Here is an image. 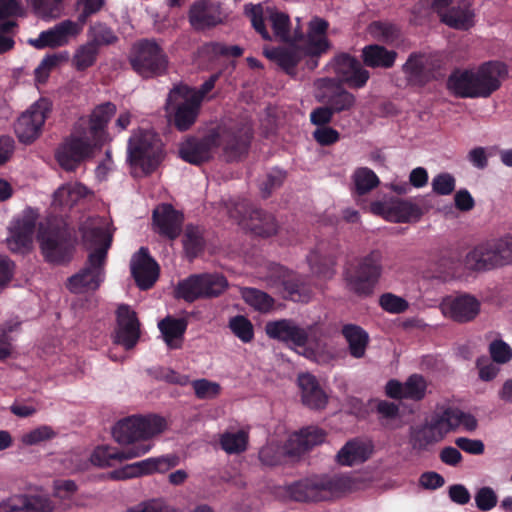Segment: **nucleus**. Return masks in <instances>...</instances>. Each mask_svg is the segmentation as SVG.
Instances as JSON below:
<instances>
[{"mask_svg": "<svg viewBox=\"0 0 512 512\" xmlns=\"http://www.w3.org/2000/svg\"><path fill=\"white\" fill-rule=\"evenodd\" d=\"M82 239L88 249H93L85 266L68 279L67 287L73 293L97 290L104 280L107 251L111 246V223L102 217H89L80 226Z\"/></svg>", "mask_w": 512, "mask_h": 512, "instance_id": "1", "label": "nucleus"}, {"mask_svg": "<svg viewBox=\"0 0 512 512\" xmlns=\"http://www.w3.org/2000/svg\"><path fill=\"white\" fill-rule=\"evenodd\" d=\"M507 74L504 63L489 61L476 69L453 72L447 80V88L460 98H487L500 88Z\"/></svg>", "mask_w": 512, "mask_h": 512, "instance_id": "2", "label": "nucleus"}, {"mask_svg": "<svg viewBox=\"0 0 512 512\" xmlns=\"http://www.w3.org/2000/svg\"><path fill=\"white\" fill-rule=\"evenodd\" d=\"M265 332L272 339L292 343L297 347L314 344L316 350H307L305 355L319 364L330 363L335 358L333 352L326 349L325 345H321L324 331L318 323L303 328L291 319H280L266 323Z\"/></svg>", "mask_w": 512, "mask_h": 512, "instance_id": "3", "label": "nucleus"}, {"mask_svg": "<svg viewBox=\"0 0 512 512\" xmlns=\"http://www.w3.org/2000/svg\"><path fill=\"white\" fill-rule=\"evenodd\" d=\"M284 489L297 502L328 501L352 491L353 481L346 475H313L295 481Z\"/></svg>", "mask_w": 512, "mask_h": 512, "instance_id": "4", "label": "nucleus"}, {"mask_svg": "<svg viewBox=\"0 0 512 512\" xmlns=\"http://www.w3.org/2000/svg\"><path fill=\"white\" fill-rule=\"evenodd\" d=\"M212 132L216 146H222L228 161H236L248 154L253 139L252 123L248 119L227 120Z\"/></svg>", "mask_w": 512, "mask_h": 512, "instance_id": "5", "label": "nucleus"}, {"mask_svg": "<svg viewBox=\"0 0 512 512\" xmlns=\"http://www.w3.org/2000/svg\"><path fill=\"white\" fill-rule=\"evenodd\" d=\"M245 12L249 16L252 26L261 34L263 39L270 40L271 36L267 31L264 20L268 19L271 23L275 37L287 43H296L303 38V32L298 24L294 31L290 30L289 16L280 12L275 7L267 6L264 8L262 5L246 6ZM298 23L300 22L297 19Z\"/></svg>", "mask_w": 512, "mask_h": 512, "instance_id": "6", "label": "nucleus"}, {"mask_svg": "<svg viewBox=\"0 0 512 512\" xmlns=\"http://www.w3.org/2000/svg\"><path fill=\"white\" fill-rule=\"evenodd\" d=\"M200 107L198 96L189 92L187 85L180 84L170 90L165 110L173 125L179 131H186L195 123Z\"/></svg>", "mask_w": 512, "mask_h": 512, "instance_id": "7", "label": "nucleus"}, {"mask_svg": "<svg viewBox=\"0 0 512 512\" xmlns=\"http://www.w3.org/2000/svg\"><path fill=\"white\" fill-rule=\"evenodd\" d=\"M161 155L162 143L154 132L138 129L132 133L128 142V158L132 166L148 174L159 164Z\"/></svg>", "mask_w": 512, "mask_h": 512, "instance_id": "8", "label": "nucleus"}, {"mask_svg": "<svg viewBox=\"0 0 512 512\" xmlns=\"http://www.w3.org/2000/svg\"><path fill=\"white\" fill-rule=\"evenodd\" d=\"M166 428L165 419L156 415L131 416L120 420L113 428L112 434L120 444H133L147 440L162 433Z\"/></svg>", "mask_w": 512, "mask_h": 512, "instance_id": "9", "label": "nucleus"}, {"mask_svg": "<svg viewBox=\"0 0 512 512\" xmlns=\"http://www.w3.org/2000/svg\"><path fill=\"white\" fill-rule=\"evenodd\" d=\"M382 259V253L377 250L359 259L357 266L345 274L347 288L359 296L370 295L381 277Z\"/></svg>", "mask_w": 512, "mask_h": 512, "instance_id": "10", "label": "nucleus"}, {"mask_svg": "<svg viewBox=\"0 0 512 512\" xmlns=\"http://www.w3.org/2000/svg\"><path fill=\"white\" fill-rule=\"evenodd\" d=\"M102 146L84 129L76 128L56 151L59 165L66 171H73L85 158L92 155L95 148Z\"/></svg>", "mask_w": 512, "mask_h": 512, "instance_id": "11", "label": "nucleus"}, {"mask_svg": "<svg viewBox=\"0 0 512 512\" xmlns=\"http://www.w3.org/2000/svg\"><path fill=\"white\" fill-rule=\"evenodd\" d=\"M129 61L133 70L143 78L163 74L168 63L163 50L153 40H142L134 44Z\"/></svg>", "mask_w": 512, "mask_h": 512, "instance_id": "12", "label": "nucleus"}, {"mask_svg": "<svg viewBox=\"0 0 512 512\" xmlns=\"http://www.w3.org/2000/svg\"><path fill=\"white\" fill-rule=\"evenodd\" d=\"M227 286L226 278L220 274H199L180 281L175 293L178 298L193 302L199 298L216 297L224 292Z\"/></svg>", "mask_w": 512, "mask_h": 512, "instance_id": "13", "label": "nucleus"}, {"mask_svg": "<svg viewBox=\"0 0 512 512\" xmlns=\"http://www.w3.org/2000/svg\"><path fill=\"white\" fill-rule=\"evenodd\" d=\"M51 109V102L41 98L21 114L14 126L15 134L21 143L31 144L39 138Z\"/></svg>", "mask_w": 512, "mask_h": 512, "instance_id": "14", "label": "nucleus"}, {"mask_svg": "<svg viewBox=\"0 0 512 512\" xmlns=\"http://www.w3.org/2000/svg\"><path fill=\"white\" fill-rule=\"evenodd\" d=\"M441 59L431 53H411L402 65L406 80L417 86H423L441 76Z\"/></svg>", "mask_w": 512, "mask_h": 512, "instance_id": "15", "label": "nucleus"}, {"mask_svg": "<svg viewBox=\"0 0 512 512\" xmlns=\"http://www.w3.org/2000/svg\"><path fill=\"white\" fill-rule=\"evenodd\" d=\"M37 239L46 261L61 264L72 258L74 247L63 231L41 228Z\"/></svg>", "mask_w": 512, "mask_h": 512, "instance_id": "16", "label": "nucleus"}, {"mask_svg": "<svg viewBox=\"0 0 512 512\" xmlns=\"http://www.w3.org/2000/svg\"><path fill=\"white\" fill-rule=\"evenodd\" d=\"M230 216L236 219L244 228L261 237L273 236L279 228L272 214L259 209H248L244 204L230 211Z\"/></svg>", "mask_w": 512, "mask_h": 512, "instance_id": "17", "label": "nucleus"}, {"mask_svg": "<svg viewBox=\"0 0 512 512\" xmlns=\"http://www.w3.org/2000/svg\"><path fill=\"white\" fill-rule=\"evenodd\" d=\"M441 313L457 323H468L476 319L481 311V302L473 295H449L439 304Z\"/></svg>", "mask_w": 512, "mask_h": 512, "instance_id": "18", "label": "nucleus"}, {"mask_svg": "<svg viewBox=\"0 0 512 512\" xmlns=\"http://www.w3.org/2000/svg\"><path fill=\"white\" fill-rule=\"evenodd\" d=\"M82 32V24L64 20L52 28L42 31L37 38L29 39L28 43L36 49L58 48L68 45Z\"/></svg>", "mask_w": 512, "mask_h": 512, "instance_id": "19", "label": "nucleus"}, {"mask_svg": "<svg viewBox=\"0 0 512 512\" xmlns=\"http://www.w3.org/2000/svg\"><path fill=\"white\" fill-rule=\"evenodd\" d=\"M314 85L318 101L328 104L334 113L349 111L356 104L355 95L338 85L334 79H317Z\"/></svg>", "mask_w": 512, "mask_h": 512, "instance_id": "20", "label": "nucleus"}, {"mask_svg": "<svg viewBox=\"0 0 512 512\" xmlns=\"http://www.w3.org/2000/svg\"><path fill=\"white\" fill-rule=\"evenodd\" d=\"M328 28L329 23L323 18L316 16L310 20L307 34H303V38L296 42L299 43L305 55L319 57L332 48V44L327 37Z\"/></svg>", "mask_w": 512, "mask_h": 512, "instance_id": "21", "label": "nucleus"}, {"mask_svg": "<svg viewBox=\"0 0 512 512\" xmlns=\"http://www.w3.org/2000/svg\"><path fill=\"white\" fill-rule=\"evenodd\" d=\"M178 462V457L174 455L148 458L126 465L122 469L113 471L111 476L114 479L124 480L154 472L164 473L175 467Z\"/></svg>", "mask_w": 512, "mask_h": 512, "instance_id": "22", "label": "nucleus"}, {"mask_svg": "<svg viewBox=\"0 0 512 512\" xmlns=\"http://www.w3.org/2000/svg\"><path fill=\"white\" fill-rule=\"evenodd\" d=\"M151 449V444L140 443L121 450L109 446L97 447L91 454V462L99 467H111L117 463L143 456Z\"/></svg>", "mask_w": 512, "mask_h": 512, "instance_id": "23", "label": "nucleus"}, {"mask_svg": "<svg viewBox=\"0 0 512 512\" xmlns=\"http://www.w3.org/2000/svg\"><path fill=\"white\" fill-rule=\"evenodd\" d=\"M35 223L36 218L32 213H24L11 222L9 237L6 239L10 251L25 253L31 249Z\"/></svg>", "mask_w": 512, "mask_h": 512, "instance_id": "24", "label": "nucleus"}, {"mask_svg": "<svg viewBox=\"0 0 512 512\" xmlns=\"http://www.w3.org/2000/svg\"><path fill=\"white\" fill-rule=\"evenodd\" d=\"M50 498L42 495L15 493L0 501V512H53Z\"/></svg>", "mask_w": 512, "mask_h": 512, "instance_id": "25", "label": "nucleus"}, {"mask_svg": "<svg viewBox=\"0 0 512 512\" xmlns=\"http://www.w3.org/2000/svg\"><path fill=\"white\" fill-rule=\"evenodd\" d=\"M116 316L115 343L131 349L140 338V322L137 314L128 305L122 304L118 307Z\"/></svg>", "mask_w": 512, "mask_h": 512, "instance_id": "26", "label": "nucleus"}, {"mask_svg": "<svg viewBox=\"0 0 512 512\" xmlns=\"http://www.w3.org/2000/svg\"><path fill=\"white\" fill-rule=\"evenodd\" d=\"M222 21L219 3L210 0H198L189 10V22L196 30L213 27Z\"/></svg>", "mask_w": 512, "mask_h": 512, "instance_id": "27", "label": "nucleus"}, {"mask_svg": "<svg viewBox=\"0 0 512 512\" xmlns=\"http://www.w3.org/2000/svg\"><path fill=\"white\" fill-rule=\"evenodd\" d=\"M183 215L170 204L157 206L153 211V222L159 234L173 240L180 235Z\"/></svg>", "mask_w": 512, "mask_h": 512, "instance_id": "28", "label": "nucleus"}, {"mask_svg": "<svg viewBox=\"0 0 512 512\" xmlns=\"http://www.w3.org/2000/svg\"><path fill=\"white\" fill-rule=\"evenodd\" d=\"M131 272L141 289H149L158 278V265L149 256L148 250L141 247L131 260Z\"/></svg>", "mask_w": 512, "mask_h": 512, "instance_id": "29", "label": "nucleus"}, {"mask_svg": "<svg viewBox=\"0 0 512 512\" xmlns=\"http://www.w3.org/2000/svg\"><path fill=\"white\" fill-rule=\"evenodd\" d=\"M215 137L212 132L201 140L188 139L180 145V157L191 164H200L209 160L212 151L216 148Z\"/></svg>", "mask_w": 512, "mask_h": 512, "instance_id": "30", "label": "nucleus"}, {"mask_svg": "<svg viewBox=\"0 0 512 512\" xmlns=\"http://www.w3.org/2000/svg\"><path fill=\"white\" fill-rule=\"evenodd\" d=\"M426 381L420 375H411L405 383L390 380L386 384V394L396 399L420 400L425 396Z\"/></svg>", "mask_w": 512, "mask_h": 512, "instance_id": "31", "label": "nucleus"}, {"mask_svg": "<svg viewBox=\"0 0 512 512\" xmlns=\"http://www.w3.org/2000/svg\"><path fill=\"white\" fill-rule=\"evenodd\" d=\"M297 381L304 405L316 410L323 409L326 406L328 396L319 385L315 376L310 373H302L298 376Z\"/></svg>", "mask_w": 512, "mask_h": 512, "instance_id": "32", "label": "nucleus"}, {"mask_svg": "<svg viewBox=\"0 0 512 512\" xmlns=\"http://www.w3.org/2000/svg\"><path fill=\"white\" fill-rule=\"evenodd\" d=\"M116 113V106L111 102H105L96 106L90 114L89 127L84 129L99 141L102 145L109 140L106 127L110 119Z\"/></svg>", "mask_w": 512, "mask_h": 512, "instance_id": "33", "label": "nucleus"}, {"mask_svg": "<svg viewBox=\"0 0 512 512\" xmlns=\"http://www.w3.org/2000/svg\"><path fill=\"white\" fill-rule=\"evenodd\" d=\"M477 425V420L472 414L456 407L445 409L436 419V426L439 427V431L443 433L456 430L460 427L467 431H474Z\"/></svg>", "mask_w": 512, "mask_h": 512, "instance_id": "34", "label": "nucleus"}, {"mask_svg": "<svg viewBox=\"0 0 512 512\" xmlns=\"http://www.w3.org/2000/svg\"><path fill=\"white\" fill-rule=\"evenodd\" d=\"M325 432L317 427H307L293 434L286 445L287 455L302 454L316 445L324 442Z\"/></svg>", "mask_w": 512, "mask_h": 512, "instance_id": "35", "label": "nucleus"}, {"mask_svg": "<svg viewBox=\"0 0 512 512\" xmlns=\"http://www.w3.org/2000/svg\"><path fill=\"white\" fill-rule=\"evenodd\" d=\"M289 47L273 48L264 51V54L270 60L276 62L283 70L290 75H295V67L305 56V52L299 43H291Z\"/></svg>", "mask_w": 512, "mask_h": 512, "instance_id": "36", "label": "nucleus"}, {"mask_svg": "<svg viewBox=\"0 0 512 512\" xmlns=\"http://www.w3.org/2000/svg\"><path fill=\"white\" fill-rule=\"evenodd\" d=\"M370 443L354 439L348 441L337 453L336 460L344 466H353L366 461L372 454Z\"/></svg>", "mask_w": 512, "mask_h": 512, "instance_id": "37", "label": "nucleus"}, {"mask_svg": "<svg viewBox=\"0 0 512 512\" xmlns=\"http://www.w3.org/2000/svg\"><path fill=\"white\" fill-rule=\"evenodd\" d=\"M397 52L388 50L384 46L371 44L362 49L363 64L370 68L389 69L394 66L397 59Z\"/></svg>", "mask_w": 512, "mask_h": 512, "instance_id": "38", "label": "nucleus"}, {"mask_svg": "<svg viewBox=\"0 0 512 512\" xmlns=\"http://www.w3.org/2000/svg\"><path fill=\"white\" fill-rule=\"evenodd\" d=\"M341 333L347 342L349 354L356 359L363 358L369 344L368 333L355 324L343 325Z\"/></svg>", "mask_w": 512, "mask_h": 512, "instance_id": "39", "label": "nucleus"}, {"mask_svg": "<svg viewBox=\"0 0 512 512\" xmlns=\"http://www.w3.org/2000/svg\"><path fill=\"white\" fill-rule=\"evenodd\" d=\"M465 266L467 269L474 271L497 267L498 264L491 243L479 245L468 252L465 257Z\"/></svg>", "mask_w": 512, "mask_h": 512, "instance_id": "40", "label": "nucleus"}, {"mask_svg": "<svg viewBox=\"0 0 512 512\" xmlns=\"http://www.w3.org/2000/svg\"><path fill=\"white\" fill-rule=\"evenodd\" d=\"M186 327L187 322L184 319H176L170 316L165 317L158 323L163 339L171 349L181 347Z\"/></svg>", "mask_w": 512, "mask_h": 512, "instance_id": "41", "label": "nucleus"}, {"mask_svg": "<svg viewBox=\"0 0 512 512\" xmlns=\"http://www.w3.org/2000/svg\"><path fill=\"white\" fill-rule=\"evenodd\" d=\"M443 23L451 28L467 30L474 25V13L467 1H462L457 7H452L442 14Z\"/></svg>", "mask_w": 512, "mask_h": 512, "instance_id": "42", "label": "nucleus"}, {"mask_svg": "<svg viewBox=\"0 0 512 512\" xmlns=\"http://www.w3.org/2000/svg\"><path fill=\"white\" fill-rule=\"evenodd\" d=\"M88 189L80 183H67L60 186L53 194V205L57 207H72L85 198Z\"/></svg>", "mask_w": 512, "mask_h": 512, "instance_id": "43", "label": "nucleus"}, {"mask_svg": "<svg viewBox=\"0 0 512 512\" xmlns=\"http://www.w3.org/2000/svg\"><path fill=\"white\" fill-rule=\"evenodd\" d=\"M265 280L271 286L283 285L291 296L300 293L304 286L303 280L292 279L289 272L278 264L269 267Z\"/></svg>", "mask_w": 512, "mask_h": 512, "instance_id": "44", "label": "nucleus"}, {"mask_svg": "<svg viewBox=\"0 0 512 512\" xmlns=\"http://www.w3.org/2000/svg\"><path fill=\"white\" fill-rule=\"evenodd\" d=\"M219 443L227 454H240L247 450L249 431L246 429L229 430L220 435Z\"/></svg>", "mask_w": 512, "mask_h": 512, "instance_id": "45", "label": "nucleus"}, {"mask_svg": "<svg viewBox=\"0 0 512 512\" xmlns=\"http://www.w3.org/2000/svg\"><path fill=\"white\" fill-rule=\"evenodd\" d=\"M442 437L443 432L439 431V427L436 426L435 421L433 424L412 429L410 435V444L413 449L422 450L429 444L441 440Z\"/></svg>", "mask_w": 512, "mask_h": 512, "instance_id": "46", "label": "nucleus"}, {"mask_svg": "<svg viewBox=\"0 0 512 512\" xmlns=\"http://www.w3.org/2000/svg\"><path fill=\"white\" fill-rule=\"evenodd\" d=\"M421 214V210L418 206L407 201L395 200L391 201L388 221L396 223L417 221L421 217Z\"/></svg>", "mask_w": 512, "mask_h": 512, "instance_id": "47", "label": "nucleus"}, {"mask_svg": "<svg viewBox=\"0 0 512 512\" xmlns=\"http://www.w3.org/2000/svg\"><path fill=\"white\" fill-rule=\"evenodd\" d=\"M98 54L99 49L94 46V43L86 42L78 46L71 59L73 68L77 71H85L96 63Z\"/></svg>", "mask_w": 512, "mask_h": 512, "instance_id": "48", "label": "nucleus"}, {"mask_svg": "<svg viewBox=\"0 0 512 512\" xmlns=\"http://www.w3.org/2000/svg\"><path fill=\"white\" fill-rule=\"evenodd\" d=\"M354 191L357 195H365L375 189L380 180L378 176L367 167L357 168L352 175Z\"/></svg>", "mask_w": 512, "mask_h": 512, "instance_id": "49", "label": "nucleus"}, {"mask_svg": "<svg viewBox=\"0 0 512 512\" xmlns=\"http://www.w3.org/2000/svg\"><path fill=\"white\" fill-rule=\"evenodd\" d=\"M241 295L247 304L261 312H268L274 304L272 297L255 288H243Z\"/></svg>", "mask_w": 512, "mask_h": 512, "instance_id": "50", "label": "nucleus"}, {"mask_svg": "<svg viewBox=\"0 0 512 512\" xmlns=\"http://www.w3.org/2000/svg\"><path fill=\"white\" fill-rule=\"evenodd\" d=\"M183 246L187 256L195 258L204 247L202 231L196 226L187 225L184 232Z\"/></svg>", "mask_w": 512, "mask_h": 512, "instance_id": "51", "label": "nucleus"}, {"mask_svg": "<svg viewBox=\"0 0 512 512\" xmlns=\"http://www.w3.org/2000/svg\"><path fill=\"white\" fill-rule=\"evenodd\" d=\"M34 12L41 18L56 19L63 11L64 0H28Z\"/></svg>", "mask_w": 512, "mask_h": 512, "instance_id": "52", "label": "nucleus"}, {"mask_svg": "<svg viewBox=\"0 0 512 512\" xmlns=\"http://www.w3.org/2000/svg\"><path fill=\"white\" fill-rule=\"evenodd\" d=\"M67 60V52L48 55L44 57L34 71L36 82L45 83L50 75L51 70L55 68L59 63Z\"/></svg>", "mask_w": 512, "mask_h": 512, "instance_id": "53", "label": "nucleus"}, {"mask_svg": "<svg viewBox=\"0 0 512 512\" xmlns=\"http://www.w3.org/2000/svg\"><path fill=\"white\" fill-rule=\"evenodd\" d=\"M90 40L99 49L101 45H110L117 41V36L112 29L103 23H95L89 29Z\"/></svg>", "mask_w": 512, "mask_h": 512, "instance_id": "54", "label": "nucleus"}, {"mask_svg": "<svg viewBox=\"0 0 512 512\" xmlns=\"http://www.w3.org/2000/svg\"><path fill=\"white\" fill-rule=\"evenodd\" d=\"M498 266L512 263V236L490 242Z\"/></svg>", "mask_w": 512, "mask_h": 512, "instance_id": "55", "label": "nucleus"}, {"mask_svg": "<svg viewBox=\"0 0 512 512\" xmlns=\"http://www.w3.org/2000/svg\"><path fill=\"white\" fill-rule=\"evenodd\" d=\"M381 308L392 314H400L409 308V303L404 298L392 293H384L379 298Z\"/></svg>", "mask_w": 512, "mask_h": 512, "instance_id": "56", "label": "nucleus"}, {"mask_svg": "<svg viewBox=\"0 0 512 512\" xmlns=\"http://www.w3.org/2000/svg\"><path fill=\"white\" fill-rule=\"evenodd\" d=\"M286 449L283 450L278 444L270 443L263 446L259 451V460L265 466H276L282 462Z\"/></svg>", "mask_w": 512, "mask_h": 512, "instance_id": "57", "label": "nucleus"}, {"mask_svg": "<svg viewBox=\"0 0 512 512\" xmlns=\"http://www.w3.org/2000/svg\"><path fill=\"white\" fill-rule=\"evenodd\" d=\"M195 395L199 399H214L221 392V386L217 382L207 379H198L192 382Z\"/></svg>", "mask_w": 512, "mask_h": 512, "instance_id": "58", "label": "nucleus"}, {"mask_svg": "<svg viewBox=\"0 0 512 512\" xmlns=\"http://www.w3.org/2000/svg\"><path fill=\"white\" fill-rule=\"evenodd\" d=\"M232 332L243 342L247 343L253 339V325L244 316H236L229 322Z\"/></svg>", "mask_w": 512, "mask_h": 512, "instance_id": "59", "label": "nucleus"}, {"mask_svg": "<svg viewBox=\"0 0 512 512\" xmlns=\"http://www.w3.org/2000/svg\"><path fill=\"white\" fill-rule=\"evenodd\" d=\"M370 78V72L364 68L363 64L359 61L349 74L342 80L350 88L360 89L363 88Z\"/></svg>", "mask_w": 512, "mask_h": 512, "instance_id": "60", "label": "nucleus"}, {"mask_svg": "<svg viewBox=\"0 0 512 512\" xmlns=\"http://www.w3.org/2000/svg\"><path fill=\"white\" fill-rule=\"evenodd\" d=\"M358 62L359 60L355 57L342 53L332 59L331 66L342 81Z\"/></svg>", "mask_w": 512, "mask_h": 512, "instance_id": "61", "label": "nucleus"}, {"mask_svg": "<svg viewBox=\"0 0 512 512\" xmlns=\"http://www.w3.org/2000/svg\"><path fill=\"white\" fill-rule=\"evenodd\" d=\"M55 435L56 433L50 426L42 425L25 433L21 437V441L25 445H36L54 438Z\"/></svg>", "mask_w": 512, "mask_h": 512, "instance_id": "62", "label": "nucleus"}, {"mask_svg": "<svg viewBox=\"0 0 512 512\" xmlns=\"http://www.w3.org/2000/svg\"><path fill=\"white\" fill-rule=\"evenodd\" d=\"M475 503L479 510L489 511L497 505L498 497L496 492L491 487L480 488L475 496Z\"/></svg>", "mask_w": 512, "mask_h": 512, "instance_id": "63", "label": "nucleus"}, {"mask_svg": "<svg viewBox=\"0 0 512 512\" xmlns=\"http://www.w3.org/2000/svg\"><path fill=\"white\" fill-rule=\"evenodd\" d=\"M489 352L496 363L504 364L512 358L511 347L501 339H496L490 343Z\"/></svg>", "mask_w": 512, "mask_h": 512, "instance_id": "64", "label": "nucleus"}]
</instances>
